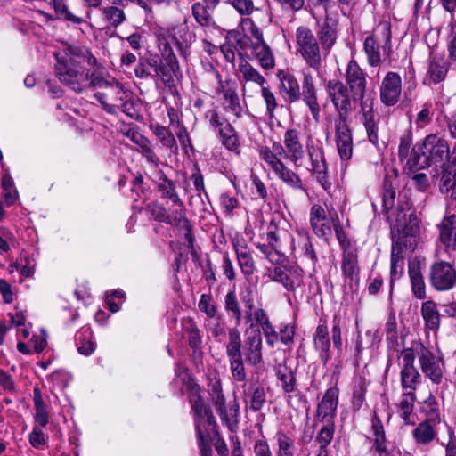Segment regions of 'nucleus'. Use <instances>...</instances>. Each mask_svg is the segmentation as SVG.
<instances>
[{
  "instance_id": "nucleus-53",
  "label": "nucleus",
  "mask_w": 456,
  "mask_h": 456,
  "mask_svg": "<svg viewBox=\"0 0 456 456\" xmlns=\"http://www.w3.org/2000/svg\"><path fill=\"white\" fill-rule=\"evenodd\" d=\"M118 6V4H112L101 8L105 20L114 28L121 25L126 19L125 12Z\"/></svg>"
},
{
  "instance_id": "nucleus-55",
  "label": "nucleus",
  "mask_w": 456,
  "mask_h": 456,
  "mask_svg": "<svg viewBox=\"0 0 456 456\" xmlns=\"http://www.w3.org/2000/svg\"><path fill=\"white\" fill-rule=\"evenodd\" d=\"M330 219L333 223L334 232L337 237V240L343 250L346 251L347 249H355V246L352 243V241L347 238L346 232H344L343 226L339 222L338 215L335 213L334 215L330 214Z\"/></svg>"
},
{
  "instance_id": "nucleus-64",
  "label": "nucleus",
  "mask_w": 456,
  "mask_h": 456,
  "mask_svg": "<svg viewBox=\"0 0 456 456\" xmlns=\"http://www.w3.org/2000/svg\"><path fill=\"white\" fill-rule=\"evenodd\" d=\"M261 96L265 101L266 112L269 117H273L274 111L278 107L277 100L274 94L270 90L269 87L261 86Z\"/></svg>"
},
{
  "instance_id": "nucleus-31",
  "label": "nucleus",
  "mask_w": 456,
  "mask_h": 456,
  "mask_svg": "<svg viewBox=\"0 0 456 456\" xmlns=\"http://www.w3.org/2000/svg\"><path fill=\"white\" fill-rule=\"evenodd\" d=\"M314 346L319 353V357L323 364L330 359V340L328 328L325 324L320 323L314 335Z\"/></svg>"
},
{
  "instance_id": "nucleus-36",
  "label": "nucleus",
  "mask_w": 456,
  "mask_h": 456,
  "mask_svg": "<svg viewBox=\"0 0 456 456\" xmlns=\"http://www.w3.org/2000/svg\"><path fill=\"white\" fill-rule=\"evenodd\" d=\"M76 341L77 351L82 355L88 356L92 354L96 348V344L93 336V331L88 327L82 328L77 333Z\"/></svg>"
},
{
  "instance_id": "nucleus-4",
  "label": "nucleus",
  "mask_w": 456,
  "mask_h": 456,
  "mask_svg": "<svg viewBox=\"0 0 456 456\" xmlns=\"http://www.w3.org/2000/svg\"><path fill=\"white\" fill-rule=\"evenodd\" d=\"M295 37L297 53L302 57L308 68L318 71L322 64V49L313 30L301 26L297 28Z\"/></svg>"
},
{
  "instance_id": "nucleus-25",
  "label": "nucleus",
  "mask_w": 456,
  "mask_h": 456,
  "mask_svg": "<svg viewBox=\"0 0 456 456\" xmlns=\"http://www.w3.org/2000/svg\"><path fill=\"white\" fill-rule=\"evenodd\" d=\"M248 57L257 61L264 69H272L275 66V59L273 51L265 40L251 43Z\"/></svg>"
},
{
  "instance_id": "nucleus-37",
  "label": "nucleus",
  "mask_w": 456,
  "mask_h": 456,
  "mask_svg": "<svg viewBox=\"0 0 456 456\" xmlns=\"http://www.w3.org/2000/svg\"><path fill=\"white\" fill-rule=\"evenodd\" d=\"M157 189L161 193L162 199L169 200L174 205H182V200L176 191L175 183L163 173L159 175Z\"/></svg>"
},
{
  "instance_id": "nucleus-11",
  "label": "nucleus",
  "mask_w": 456,
  "mask_h": 456,
  "mask_svg": "<svg viewBox=\"0 0 456 456\" xmlns=\"http://www.w3.org/2000/svg\"><path fill=\"white\" fill-rule=\"evenodd\" d=\"M419 365L422 372L436 384H439L443 379L444 362L443 360L436 356L423 344L416 348Z\"/></svg>"
},
{
  "instance_id": "nucleus-33",
  "label": "nucleus",
  "mask_w": 456,
  "mask_h": 456,
  "mask_svg": "<svg viewBox=\"0 0 456 456\" xmlns=\"http://www.w3.org/2000/svg\"><path fill=\"white\" fill-rule=\"evenodd\" d=\"M208 394L210 401L214 405L216 412L218 413L222 421L228 423L229 417L227 414V408L225 403V398L223 394L222 385L220 380H215L210 382Z\"/></svg>"
},
{
  "instance_id": "nucleus-1",
  "label": "nucleus",
  "mask_w": 456,
  "mask_h": 456,
  "mask_svg": "<svg viewBox=\"0 0 456 456\" xmlns=\"http://www.w3.org/2000/svg\"><path fill=\"white\" fill-rule=\"evenodd\" d=\"M55 57V73L61 84L77 94L95 89L94 96L102 108L110 115H117L118 103L128 90L115 77H106L99 71L102 65L89 48L70 45Z\"/></svg>"
},
{
  "instance_id": "nucleus-8",
  "label": "nucleus",
  "mask_w": 456,
  "mask_h": 456,
  "mask_svg": "<svg viewBox=\"0 0 456 456\" xmlns=\"http://www.w3.org/2000/svg\"><path fill=\"white\" fill-rule=\"evenodd\" d=\"M429 279L436 290H449L456 285V270L446 261H436L430 266Z\"/></svg>"
},
{
  "instance_id": "nucleus-57",
  "label": "nucleus",
  "mask_w": 456,
  "mask_h": 456,
  "mask_svg": "<svg viewBox=\"0 0 456 456\" xmlns=\"http://www.w3.org/2000/svg\"><path fill=\"white\" fill-rule=\"evenodd\" d=\"M277 456H294L296 447L294 440L285 433L277 434Z\"/></svg>"
},
{
  "instance_id": "nucleus-63",
  "label": "nucleus",
  "mask_w": 456,
  "mask_h": 456,
  "mask_svg": "<svg viewBox=\"0 0 456 456\" xmlns=\"http://www.w3.org/2000/svg\"><path fill=\"white\" fill-rule=\"evenodd\" d=\"M118 110H120L126 116L134 118L138 116L137 110L135 109L131 92L128 90L126 94L123 96L121 102L118 103Z\"/></svg>"
},
{
  "instance_id": "nucleus-42",
  "label": "nucleus",
  "mask_w": 456,
  "mask_h": 456,
  "mask_svg": "<svg viewBox=\"0 0 456 456\" xmlns=\"http://www.w3.org/2000/svg\"><path fill=\"white\" fill-rule=\"evenodd\" d=\"M436 424L423 421L412 431V436L417 444H428L436 436Z\"/></svg>"
},
{
  "instance_id": "nucleus-58",
  "label": "nucleus",
  "mask_w": 456,
  "mask_h": 456,
  "mask_svg": "<svg viewBox=\"0 0 456 456\" xmlns=\"http://www.w3.org/2000/svg\"><path fill=\"white\" fill-rule=\"evenodd\" d=\"M145 210L154 220L158 222H163L167 224V221H170L168 219V212L167 208L157 201H152L147 204Z\"/></svg>"
},
{
  "instance_id": "nucleus-18",
  "label": "nucleus",
  "mask_w": 456,
  "mask_h": 456,
  "mask_svg": "<svg viewBox=\"0 0 456 456\" xmlns=\"http://www.w3.org/2000/svg\"><path fill=\"white\" fill-rule=\"evenodd\" d=\"M175 206L177 208L168 213V219L170 221H167V224L178 229L183 230L185 232L184 238L187 241V247L189 248H193L194 236L192 234V226L186 216V208L184 203L182 200V205Z\"/></svg>"
},
{
  "instance_id": "nucleus-28",
  "label": "nucleus",
  "mask_w": 456,
  "mask_h": 456,
  "mask_svg": "<svg viewBox=\"0 0 456 456\" xmlns=\"http://www.w3.org/2000/svg\"><path fill=\"white\" fill-rule=\"evenodd\" d=\"M237 77L241 84L242 92L246 94V84L254 83L260 87L266 83V79L259 71L254 68L248 61L243 60L239 62Z\"/></svg>"
},
{
  "instance_id": "nucleus-50",
  "label": "nucleus",
  "mask_w": 456,
  "mask_h": 456,
  "mask_svg": "<svg viewBox=\"0 0 456 456\" xmlns=\"http://www.w3.org/2000/svg\"><path fill=\"white\" fill-rule=\"evenodd\" d=\"M213 9L212 7L208 6L204 2L200 3L197 2L193 4L191 7L192 15L195 20L202 27H209L214 24V20L212 15L209 12V10Z\"/></svg>"
},
{
  "instance_id": "nucleus-45",
  "label": "nucleus",
  "mask_w": 456,
  "mask_h": 456,
  "mask_svg": "<svg viewBox=\"0 0 456 456\" xmlns=\"http://www.w3.org/2000/svg\"><path fill=\"white\" fill-rule=\"evenodd\" d=\"M224 308L236 325H240L242 321V310L234 290H229L225 295Z\"/></svg>"
},
{
  "instance_id": "nucleus-6",
  "label": "nucleus",
  "mask_w": 456,
  "mask_h": 456,
  "mask_svg": "<svg viewBox=\"0 0 456 456\" xmlns=\"http://www.w3.org/2000/svg\"><path fill=\"white\" fill-rule=\"evenodd\" d=\"M210 126L218 133L222 144L229 151L239 152L240 143L238 133L232 124L216 110H210L206 113Z\"/></svg>"
},
{
  "instance_id": "nucleus-21",
  "label": "nucleus",
  "mask_w": 456,
  "mask_h": 456,
  "mask_svg": "<svg viewBox=\"0 0 456 456\" xmlns=\"http://www.w3.org/2000/svg\"><path fill=\"white\" fill-rule=\"evenodd\" d=\"M450 64L443 56L432 55L428 69L424 78L426 85H436L444 81L449 71Z\"/></svg>"
},
{
  "instance_id": "nucleus-51",
  "label": "nucleus",
  "mask_w": 456,
  "mask_h": 456,
  "mask_svg": "<svg viewBox=\"0 0 456 456\" xmlns=\"http://www.w3.org/2000/svg\"><path fill=\"white\" fill-rule=\"evenodd\" d=\"M58 19L70 21L74 24H81L84 19L73 14L64 0H52L51 3Z\"/></svg>"
},
{
  "instance_id": "nucleus-26",
  "label": "nucleus",
  "mask_w": 456,
  "mask_h": 456,
  "mask_svg": "<svg viewBox=\"0 0 456 456\" xmlns=\"http://www.w3.org/2000/svg\"><path fill=\"white\" fill-rule=\"evenodd\" d=\"M341 270L344 278L346 281L359 283L360 266L358 263V250L347 249L342 252Z\"/></svg>"
},
{
  "instance_id": "nucleus-7",
  "label": "nucleus",
  "mask_w": 456,
  "mask_h": 456,
  "mask_svg": "<svg viewBox=\"0 0 456 456\" xmlns=\"http://www.w3.org/2000/svg\"><path fill=\"white\" fill-rule=\"evenodd\" d=\"M401 359L400 379L402 387L405 390L415 392L417 387L421 382V375L414 365L415 354L413 349L405 348L398 355Z\"/></svg>"
},
{
  "instance_id": "nucleus-14",
  "label": "nucleus",
  "mask_w": 456,
  "mask_h": 456,
  "mask_svg": "<svg viewBox=\"0 0 456 456\" xmlns=\"http://www.w3.org/2000/svg\"><path fill=\"white\" fill-rule=\"evenodd\" d=\"M335 139L338 152L342 160L347 161L353 155L352 131L347 124V119L335 120Z\"/></svg>"
},
{
  "instance_id": "nucleus-59",
  "label": "nucleus",
  "mask_w": 456,
  "mask_h": 456,
  "mask_svg": "<svg viewBox=\"0 0 456 456\" xmlns=\"http://www.w3.org/2000/svg\"><path fill=\"white\" fill-rule=\"evenodd\" d=\"M206 327H207V330L215 338H218L219 337H224L226 334L225 322L223 320L222 316H220V315H217L216 317L208 320L206 322Z\"/></svg>"
},
{
  "instance_id": "nucleus-49",
  "label": "nucleus",
  "mask_w": 456,
  "mask_h": 456,
  "mask_svg": "<svg viewBox=\"0 0 456 456\" xmlns=\"http://www.w3.org/2000/svg\"><path fill=\"white\" fill-rule=\"evenodd\" d=\"M415 400V393L412 391H408L403 395L402 400L399 403V414L406 425L414 423L411 418V414L413 411Z\"/></svg>"
},
{
  "instance_id": "nucleus-24",
  "label": "nucleus",
  "mask_w": 456,
  "mask_h": 456,
  "mask_svg": "<svg viewBox=\"0 0 456 456\" xmlns=\"http://www.w3.org/2000/svg\"><path fill=\"white\" fill-rule=\"evenodd\" d=\"M318 38L322 51L328 55L338 37V23L335 20L326 17L324 21L319 26Z\"/></svg>"
},
{
  "instance_id": "nucleus-41",
  "label": "nucleus",
  "mask_w": 456,
  "mask_h": 456,
  "mask_svg": "<svg viewBox=\"0 0 456 456\" xmlns=\"http://www.w3.org/2000/svg\"><path fill=\"white\" fill-rule=\"evenodd\" d=\"M409 276L414 296L419 299L425 298L426 286L419 264L412 263L409 265Z\"/></svg>"
},
{
  "instance_id": "nucleus-12",
  "label": "nucleus",
  "mask_w": 456,
  "mask_h": 456,
  "mask_svg": "<svg viewBox=\"0 0 456 456\" xmlns=\"http://www.w3.org/2000/svg\"><path fill=\"white\" fill-rule=\"evenodd\" d=\"M307 154L311 161L310 172L322 188L330 191L332 183L328 175V165L322 148L307 144Z\"/></svg>"
},
{
  "instance_id": "nucleus-32",
  "label": "nucleus",
  "mask_w": 456,
  "mask_h": 456,
  "mask_svg": "<svg viewBox=\"0 0 456 456\" xmlns=\"http://www.w3.org/2000/svg\"><path fill=\"white\" fill-rule=\"evenodd\" d=\"M233 247L242 273L247 276L252 275L256 267L251 250L247 243L243 240H237L233 242Z\"/></svg>"
},
{
  "instance_id": "nucleus-46",
  "label": "nucleus",
  "mask_w": 456,
  "mask_h": 456,
  "mask_svg": "<svg viewBox=\"0 0 456 456\" xmlns=\"http://www.w3.org/2000/svg\"><path fill=\"white\" fill-rule=\"evenodd\" d=\"M277 379L281 383V387L286 394L296 392L297 381L294 372L285 365H279L276 370Z\"/></svg>"
},
{
  "instance_id": "nucleus-34",
  "label": "nucleus",
  "mask_w": 456,
  "mask_h": 456,
  "mask_svg": "<svg viewBox=\"0 0 456 456\" xmlns=\"http://www.w3.org/2000/svg\"><path fill=\"white\" fill-rule=\"evenodd\" d=\"M302 270L294 271L285 270L281 266H275L269 274L272 281L280 282L288 291H293L296 289V283L301 275Z\"/></svg>"
},
{
  "instance_id": "nucleus-40",
  "label": "nucleus",
  "mask_w": 456,
  "mask_h": 456,
  "mask_svg": "<svg viewBox=\"0 0 456 456\" xmlns=\"http://www.w3.org/2000/svg\"><path fill=\"white\" fill-rule=\"evenodd\" d=\"M151 131L155 134L163 147L169 149L173 152L178 150L176 140L173 133L166 126L159 123L150 124Z\"/></svg>"
},
{
  "instance_id": "nucleus-20",
  "label": "nucleus",
  "mask_w": 456,
  "mask_h": 456,
  "mask_svg": "<svg viewBox=\"0 0 456 456\" xmlns=\"http://www.w3.org/2000/svg\"><path fill=\"white\" fill-rule=\"evenodd\" d=\"M262 349L263 339L260 330H252L245 340L246 362L253 366L260 364L263 362Z\"/></svg>"
},
{
  "instance_id": "nucleus-23",
  "label": "nucleus",
  "mask_w": 456,
  "mask_h": 456,
  "mask_svg": "<svg viewBox=\"0 0 456 456\" xmlns=\"http://www.w3.org/2000/svg\"><path fill=\"white\" fill-rule=\"evenodd\" d=\"M310 224L314 233L320 238H328L331 235V227L325 209L319 204L312 206L310 210Z\"/></svg>"
},
{
  "instance_id": "nucleus-10",
  "label": "nucleus",
  "mask_w": 456,
  "mask_h": 456,
  "mask_svg": "<svg viewBox=\"0 0 456 456\" xmlns=\"http://www.w3.org/2000/svg\"><path fill=\"white\" fill-rule=\"evenodd\" d=\"M190 403L194 414L195 428L198 439H202L204 432H208L216 425L211 409L205 403L199 393H193Z\"/></svg>"
},
{
  "instance_id": "nucleus-39",
  "label": "nucleus",
  "mask_w": 456,
  "mask_h": 456,
  "mask_svg": "<svg viewBox=\"0 0 456 456\" xmlns=\"http://www.w3.org/2000/svg\"><path fill=\"white\" fill-rule=\"evenodd\" d=\"M242 341L240 332L237 327L229 329L228 341L225 344V352L229 360L242 358Z\"/></svg>"
},
{
  "instance_id": "nucleus-61",
  "label": "nucleus",
  "mask_w": 456,
  "mask_h": 456,
  "mask_svg": "<svg viewBox=\"0 0 456 456\" xmlns=\"http://www.w3.org/2000/svg\"><path fill=\"white\" fill-rule=\"evenodd\" d=\"M266 240L275 254H278V249L281 247V235L279 228L273 220H272L267 226Z\"/></svg>"
},
{
  "instance_id": "nucleus-9",
  "label": "nucleus",
  "mask_w": 456,
  "mask_h": 456,
  "mask_svg": "<svg viewBox=\"0 0 456 456\" xmlns=\"http://www.w3.org/2000/svg\"><path fill=\"white\" fill-rule=\"evenodd\" d=\"M366 77L367 74L355 60L353 59L347 63L345 76L346 86L350 90L352 100L361 102V104L366 94Z\"/></svg>"
},
{
  "instance_id": "nucleus-38",
  "label": "nucleus",
  "mask_w": 456,
  "mask_h": 456,
  "mask_svg": "<svg viewBox=\"0 0 456 456\" xmlns=\"http://www.w3.org/2000/svg\"><path fill=\"white\" fill-rule=\"evenodd\" d=\"M273 173L279 179L292 189L306 193V189L299 175L289 168L284 163Z\"/></svg>"
},
{
  "instance_id": "nucleus-48",
  "label": "nucleus",
  "mask_w": 456,
  "mask_h": 456,
  "mask_svg": "<svg viewBox=\"0 0 456 456\" xmlns=\"http://www.w3.org/2000/svg\"><path fill=\"white\" fill-rule=\"evenodd\" d=\"M293 251L295 254H299L300 256L309 259L313 265L317 262V256L313 243L310 238L306 235H299L297 245H293Z\"/></svg>"
},
{
  "instance_id": "nucleus-29",
  "label": "nucleus",
  "mask_w": 456,
  "mask_h": 456,
  "mask_svg": "<svg viewBox=\"0 0 456 456\" xmlns=\"http://www.w3.org/2000/svg\"><path fill=\"white\" fill-rule=\"evenodd\" d=\"M439 240L447 249L456 248V215L452 214L443 218L438 225Z\"/></svg>"
},
{
  "instance_id": "nucleus-19",
  "label": "nucleus",
  "mask_w": 456,
  "mask_h": 456,
  "mask_svg": "<svg viewBox=\"0 0 456 456\" xmlns=\"http://www.w3.org/2000/svg\"><path fill=\"white\" fill-rule=\"evenodd\" d=\"M277 77L280 81L279 93L289 103L301 99L300 86L296 77L289 72L279 71Z\"/></svg>"
},
{
  "instance_id": "nucleus-30",
  "label": "nucleus",
  "mask_w": 456,
  "mask_h": 456,
  "mask_svg": "<svg viewBox=\"0 0 456 456\" xmlns=\"http://www.w3.org/2000/svg\"><path fill=\"white\" fill-rule=\"evenodd\" d=\"M244 401L251 411H260L266 402L264 387L256 381L251 382L244 390Z\"/></svg>"
},
{
  "instance_id": "nucleus-22",
  "label": "nucleus",
  "mask_w": 456,
  "mask_h": 456,
  "mask_svg": "<svg viewBox=\"0 0 456 456\" xmlns=\"http://www.w3.org/2000/svg\"><path fill=\"white\" fill-rule=\"evenodd\" d=\"M169 36L173 43L175 45L180 54L186 56L188 49L195 39L194 33L190 29L186 22H183L173 27L169 30Z\"/></svg>"
},
{
  "instance_id": "nucleus-3",
  "label": "nucleus",
  "mask_w": 456,
  "mask_h": 456,
  "mask_svg": "<svg viewBox=\"0 0 456 456\" xmlns=\"http://www.w3.org/2000/svg\"><path fill=\"white\" fill-rule=\"evenodd\" d=\"M450 158V146L445 138L439 134H431L425 137L421 146L412 148L407 161L411 169H422L435 165L444 167Z\"/></svg>"
},
{
  "instance_id": "nucleus-16",
  "label": "nucleus",
  "mask_w": 456,
  "mask_h": 456,
  "mask_svg": "<svg viewBox=\"0 0 456 456\" xmlns=\"http://www.w3.org/2000/svg\"><path fill=\"white\" fill-rule=\"evenodd\" d=\"M339 390L337 387L326 390L317 405L316 418L322 422L334 421L338 405Z\"/></svg>"
},
{
  "instance_id": "nucleus-62",
  "label": "nucleus",
  "mask_w": 456,
  "mask_h": 456,
  "mask_svg": "<svg viewBox=\"0 0 456 456\" xmlns=\"http://www.w3.org/2000/svg\"><path fill=\"white\" fill-rule=\"evenodd\" d=\"M259 156L260 159H263L273 172L283 164V162L276 155L273 154V151H271V148L267 146H263L260 148Z\"/></svg>"
},
{
  "instance_id": "nucleus-44",
  "label": "nucleus",
  "mask_w": 456,
  "mask_h": 456,
  "mask_svg": "<svg viewBox=\"0 0 456 456\" xmlns=\"http://www.w3.org/2000/svg\"><path fill=\"white\" fill-rule=\"evenodd\" d=\"M363 49L367 56L368 64L370 67L379 66L381 62L380 47L373 35H370L365 38Z\"/></svg>"
},
{
  "instance_id": "nucleus-15",
  "label": "nucleus",
  "mask_w": 456,
  "mask_h": 456,
  "mask_svg": "<svg viewBox=\"0 0 456 456\" xmlns=\"http://www.w3.org/2000/svg\"><path fill=\"white\" fill-rule=\"evenodd\" d=\"M301 98L310 109L313 118L317 120L320 115L321 108L317 99L314 77L308 68L302 70Z\"/></svg>"
},
{
  "instance_id": "nucleus-5",
  "label": "nucleus",
  "mask_w": 456,
  "mask_h": 456,
  "mask_svg": "<svg viewBox=\"0 0 456 456\" xmlns=\"http://www.w3.org/2000/svg\"><path fill=\"white\" fill-rule=\"evenodd\" d=\"M325 91L338 112L337 119H348L355 102L352 100L347 86L338 79H330L325 85Z\"/></svg>"
},
{
  "instance_id": "nucleus-43",
  "label": "nucleus",
  "mask_w": 456,
  "mask_h": 456,
  "mask_svg": "<svg viewBox=\"0 0 456 456\" xmlns=\"http://www.w3.org/2000/svg\"><path fill=\"white\" fill-rule=\"evenodd\" d=\"M421 314L428 329L436 330L440 325V314L433 301H426L421 305Z\"/></svg>"
},
{
  "instance_id": "nucleus-2",
  "label": "nucleus",
  "mask_w": 456,
  "mask_h": 456,
  "mask_svg": "<svg viewBox=\"0 0 456 456\" xmlns=\"http://www.w3.org/2000/svg\"><path fill=\"white\" fill-rule=\"evenodd\" d=\"M410 200L399 201L392 224L391 276L401 277L403 271V249L412 251L417 246L419 221Z\"/></svg>"
},
{
  "instance_id": "nucleus-52",
  "label": "nucleus",
  "mask_w": 456,
  "mask_h": 456,
  "mask_svg": "<svg viewBox=\"0 0 456 456\" xmlns=\"http://www.w3.org/2000/svg\"><path fill=\"white\" fill-rule=\"evenodd\" d=\"M183 330L188 334L189 345L193 349H198L201 343V336L200 330L191 318H183L182 320Z\"/></svg>"
},
{
  "instance_id": "nucleus-13",
  "label": "nucleus",
  "mask_w": 456,
  "mask_h": 456,
  "mask_svg": "<svg viewBox=\"0 0 456 456\" xmlns=\"http://www.w3.org/2000/svg\"><path fill=\"white\" fill-rule=\"evenodd\" d=\"M218 78L220 75L217 74ZM224 97V109L227 112H231L237 118L242 117L243 106L240 103L239 94L237 93V85L234 80L227 79L223 82L219 79V88L217 91Z\"/></svg>"
},
{
  "instance_id": "nucleus-17",
  "label": "nucleus",
  "mask_w": 456,
  "mask_h": 456,
  "mask_svg": "<svg viewBox=\"0 0 456 456\" xmlns=\"http://www.w3.org/2000/svg\"><path fill=\"white\" fill-rule=\"evenodd\" d=\"M402 81L395 72H388L382 80L380 86V100L387 106L395 105L401 94Z\"/></svg>"
},
{
  "instance_id": "nucleus-47",
  "label": "nucleus",
  "mask_w": 456,
  "mask_h": 456,
  "mask_svg": "<svg viewBox=\"0 0 456 456\" xmlns=\"http://www.w3.org/2000/svg\"><path fill=\"white\" fill-rule=\"evenodd\" d=\"M226 39L230 45L233 46L239 52H243L245 54H248V51L250 52V45L254 43L249 36L237 30L229 31Z\"/></svg>"
},
{
  "instance_id": "nucleus-54",
  "label": "nucleus",
  "mask_w": 456,
  "mask_h": 456,
  "mask_svg": "<svg viewBox=\"0 0 456 456\" xmlns=\"http://www.w3.org/2000/svg\"><path fill=\"white\" fill-rule=\"evenodd\" d=\"M335 434L334 421L326 422L316 435L315 442L319 444V450H328V445L333 440Z\"/></svg>"
},
{
  "instance_id": "nucleus-56",
  "label": "nucleus",
  "mask_w": 456,
  "mask_h": 456,
  "mask_svg": "<svg viewBox=\"0 0 456 456\" xmlns=\"http://www.w3.org/2000/svg\"><path fill=\"white\" fill-rule=\"evenodd\" d=\"M422 411L426 415L427 422L438 424L441 421L440 412H439V405L436 401L435 397L430 395L428 399L425 400Z\"/></svg>"
},
{
  "instance_id": "nucleus-35",
  "label": "nucleus",
  "mask_w": 456,
  "mask_h": 456,
  "mask_svg": "<svg viewBox=\"0 0 456 456\" xmlns=\"http://www.w3.org/2000/svg\"><path fill=\"white\" fill-rule=\"evenodd\" d=\"M362 118V122L365 127L368 140L374 145L379 143V127L378 121L371 107L363 103L361 104Z\"/></svg>"
},
{
  "instance_id": "nucleus-27",
  "label": "nucleus",
  "mask_w": 456,
  "mask_h": 456,
  "mask_svg": "<svg viewBox=\"0 0 456 456\" xmlns=\"http://www.w3.org/2000/svg\"><path fill=\"white\" fill-rule=\"evenodd\" d=\"M283 143L288 151V157L291 162L297 165L305 155L299 131L295 128L288 129L283 136Z\"/></svg>"
},
{
  "instance_id": "nucleus-60",
  "label": "nucleus",
  "mask_w": 456,
  "mask_h": 456,
  "mask_svg": "<svg viewBox=\"0 0 456 456\" xmlns=\"http://www.w3.org/2000/svg\"><path fill=\"white\" fill-rule=\"evenodd\" d=\"M161 56L165 60L167 66L170 69L171 71L175 73L179 70V63L178 61L173 52L172 47L170 46L168 42H165L160 48Z\"/></svg>"
}]
</instances>
